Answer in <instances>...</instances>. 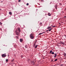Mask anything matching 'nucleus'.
<instances>
[{
  "instance_id": "obj_1",
  "label": "nucleus",
  "mask_w": 66,
  "mask_h": 66,
  "mask_svg": "<svg viewBox=\"0 0 66 66\" xmlns=\"http://www.w3.org/2000/svg\"><path fill=\"white\" fill-rule=\"evenodd\" d=\"M30 37L31 38V39H33L34 38V37L33 35V34H31L30 35Z\"/></svg>"
},
{
  "instance_id": "obj_2",
  "label": "nucleus",
  "mask_w": 66,
  "mask_h": 66,
  "mask_svg": "<svg viewBox=\"0 0 66 66\" xmlns=\"http://www.w3.org/2000/svg\"><path fill=\"white\" fill-rule=\"evenodd\" d=\"M52 54H54V55H55L54 56H54V57H56V55H57L56 53L54 54V52H52Z\"/></svg>"
},
{
  "instance_id": "obj_3",
  "label": "nucleus",
  "mask_w": 66,
  "mask_h": 66,
  "mask_svg": "<svg viewBox=\"0 0 66 66\" xmlns=\"http://www.w3.org/2000/svg\"><path fill=\"white\" fill-rule=\"evenodd\" d=\"M15 34H16V35H19V32H18L17 30H16L15 31Z\"/></svg>"
},
{
  "instance_id": "obj_4",
  "label": "nucleus",
  "mask_w": 66,
  "mask_h": 66,
  "mask_svg": "<svg viewBox=\"0 0 66 66\" xmlns=\"http://www.w3.org/2000/svg\"><path fill=\"white\" fill-rule=\"evenodd\" d=\"M6 55L5 54H3L2 55V57H6Z\"/></svg>"
},
{
  "instance_id": "obj_5",
  "label": "nucleus",
  "mask_w": 66,
  "mask_h": 66,
  "mask_svg": "<svg viewBox=\"0 0 66 66\" xmlns=\"http://www.w3.org/2000/svg\"><path fill=\"white\" fill-rule=\"evenodd\" d=\"M14 47L15 48H17V45H14Z\"/></svg>"
},
{
  "instance_id": "obj_6",
  "label": "nucleus",
  "mask_w": 66,
  "mask_h": 66,
  "mask_svg": "<svg viewBox=\"0 0 66 66\" xmlns=\"http://www.w3.org/2000/svg\"><path fill=\"white\" fill-rule=\"evenodd\" d=\"M20 42H22L23 41V40L22 39H20Z\"/></svg>"
},
{
  "instance_id": "obj_7",
  "label": "nucleus",
  "mask_w": 66,
  "mask_h": 66,
  "mask_svg": "<svg viewBox=\"0 0 66 66\" xmlns=\"http://www.w3.org/2000/svg\"><path fill=\"white\" fill-rule=\"evenodd\" d=\"M18 29L19 32H20V28H18Z\"/></svg>"
},
{
  "instance_id": "obj_8",
  "label": "nucleus",
  "mask_w": 66,
  "mask_h": 66,
  "mask_svg": "<svg viewBox=\"0 0 66 66\" xmlns=\"http://www.w3.org/2000/svg\"><path fill=\"white\" fill-rule=\"evenodd\" d=\"M51 28V27L50 26L49 27H48V28H47V29H50Z\"/></svg>"
},
{
  "instance_id": "obj_9",
  "label": "nucleus",
  "mask_w": 66,
  "mask_h": 66,
  "mask_svg": "<svg viewBox=\"0 0 66 66\" xmlns=\"http://www.w3.org/2000/svg\"><path fill=\"white\" fill-rule=\"evenodd\" d=\"M9 13L10 15H12V12H9Z\"/></svg>"
},
{
  "instance_id": "obj_10",
  "label": "nucleus",
  "mask_w": 66,
  "mask_h": 66,
  "mask_svg": "<svg viewBox=\"0 0 66 66\" xmlns=\"http://www.w3.org/2000/svg\"><path fill=\"white\" fill-rule=\"evenodd\" d=\"M61 44H62L63 45H64V43L62 42H61Z\"/></svg>"
},
{
  "instance_id": "obj_11",
  "label": "nucleus",
  "mask_w": 66,
  "mask_h": 66,
  "mask_svg": "<svg viewBox=\"0 0 66 66\" xmlns=\"http://www.w3.org/2000/svg\"><path fill=\"white\" fill-rule=\"evenodd\" d=\"M25 47L26 48H28V46L27 45H26L25 46Z\"/></svg>"
},
{
  "instance_id": "obj_12",
  "label": "nucleus",
  "mask_w": 66,
  "mask_h": 66,
  "mask_svg": "<svg viewBox=\"0 0 66 66\" xmlns=\"http://www.w3.org/2000/svg\"><path fill=\"white\" fill-rule=\"evenodd\" d=\"M14 59H13V60H11V62H14Z\"/></svg>"
},
{
  "instance_id": "obj_13",
  "label": "nucleus",
  "mask_w": 66,
  "mask_h": 66,
  "mask_svg": "<svg viewBox=\"0 0 66 66\" xmlns=\"http://www.w3.org/2000/svg\"><path fill=\"white\" fill-rule=\"evenodd\" d=\"M15 37H16V38H17V39H18V37L17 36H15Z\"/></svg>"
},
{
  "instance_id": "obj_14",
  "label": "nucleus",
  "mask_w": 66,
  "mask_h": 66,
  "mask_svg": "<svg viewBox=\"0 0 66 66\" xmlns=\"http://www.w3.org/2000/svg\"><path fill=\"white\" fill-rule=\"evenodd\" d=\"M37 45H36V46L35 47V49H36V48H37Z\"/></svg>"
},
{
  "instance_id": "obj_15",
  "label": "nucleus",
  "mask_w": 66,
  "mask_h": 66,
  "mask_svg": "<svg viewBox=\"0 0 66 66\" xmlns=\"http://www.w3.org/2000/svg\"><path fill=\"white\" fill-rule=\"evenodd\" d=\"M50 14V13H48V16H51V15Z\"/></svg>"
},
{
  "instance_id": "obj_16",
  "label": "nucleus",
  "mask_w": 66,
  "mask_h": 66,
  "mask_svg": "<svg viewBox=\"0 0 66 66\" xmlns=\"http://www.w3.org/2000/svg\"><path fill=\"white\" fill-rule=\"evenodd\" d=\"M6 62H7L8 61V59H6Z\"/></svg>"
},
{
  "instance_id": "obj_17",
  "label": "nucleus",
  "mask_w": 66,
  "mask_h": 66,
  "mask_svg": "<svg viewBox=\"0 0 66 66\" xmlns=\"http://www.w3.org/2000/svg\"><path fill=\"white\" fill-rule=\"evenodd\" d=\"M40 25H42V22L40 23Z\"/></svg>"
},
{
  "instance_id": "obj_18",
  "label": "nucleus",
  "mask_w": 66,
  "mask_h": 66,
  "mask_svg": "<svg viewBox=\"0 0 66 66\" xmlns=\"http://www.w3.org/2000/svg\"><path fill=\"white\" fill-rule=\"evenodd\" d=\"M52 51L51 50L50 51V53H52Z\"/></svg>"
},
{
  "instance_id": "obj_19",
  "label": "nucleus",
  "mask_w": 66,
  "mask_h": 66,
  "mask_svg": "<svg viewBox=\"0 0 66 66\" xmlns=\"http://www.w3.org/2000/svg\"><path fill=\"white\" fill-rule=\"evenodd\" d=\"M57 59H56L55 60H54L55 62L56 61H57Z\"/></svg>"
},
{
  "instance_id": "obj_20",
  "label": "nucleus",
  "mask_w": 66,
  "mask_h": 66,
  "mask_svg": "<svg viewBox=\"0 0 66 66\" xmlns=\"http://www.w3.org/2000/svg\"><path fill=\"white\" fill-rule=\"evenodd\" d=\"M55 7H57V5H55Z\"/></svg>"
},
{
  "instance_id": "obj_21",
  "label": "nucleus",
  "mask_w": 66,
  "mask_h": 66,
  "mask_svg": "<svg viewBox=\"0 0 66 66\" xmlns=\"http://www.w3.org/2000/svg\"><path fill=\"white\" fill-rule=\"evenodd\" d=\"M42 34V33H40L38 35H41V34Z\"/></svg>"
},
{
  "instance_id": "obj_22",
  "label": "nucleus",
  "mask_w": 66,
  "mask_h": 66,
  "mask_svg": "<svg viewBox=\"0 0 66 66\" xmlns=\"http://www.w3.org/2000/svg\"><path fill=\"white\" fill-rule=\"evenodd\" d=\"M35 44H34V47H35Z\"/></svg>"
},
{
  "instance_id": "obj_23",
  "label": "nucleus",
  "mask_w": 66,
  "mask_h": 66,
  "mask_svg": "<svg viewBox=\"0 0 66 66\" xmlns=\"http://www.w3.org/2000/svg\"><path fill=\"white\" fill-rule=\"evenodd\" d=\"M49 31H51V30L50 29L48 30Z\"/></svg>"
},
{
  "instance_id": "obj_24",
  "label": "nucleus",
  "mask_w": 66,
  "mask_h": 66,
  "mask_svg": "<svg viewBox=\"0 0 66 66\" xmlns=\"http://www.w3.org/2000/svg\"><path fill=\"white\" fill-rule=\"evenodd\" d=\"M22 57H23V56L21 55V58H22Z\"/></svg>"
},
{
  "instance_id": "obj_25",
  "label": "nucleus",
  "mask_w": 66,
  "mask_h": 66,
  "mask_svg": "<svg viewBox=\"0 0 66 66\" xmlns=\"http://www.w3.org/2000/svg\"><path fill=\"white\" fill-rule=\"evenodd\" d=\"M26 5H29V3H27V4H26Z\"/></svg>"
},
{
  "instance_id": "obj_26",
  "label": "nucleus",
  "mask_w": 66,
  "mask_h": 66,
  "mask_svg": "<svg viewBox=\"0 0 66 66\" xmlns=\"http://www.w3.org/2000/svg\"><path fill=\"white\" fill-rule=\"evenodd\" d=\"M1 25H2V23H0Z\"/></svg>"
},
{
  "instance_id": "obj_27",
  "label": "nucleus",
  "mask_w": 66,
  "mask_h": 66,
  "mask_svg": "<svg viewBox=\"0 0 66 66\" xmlns=\"http://www.w3.org/2000/svg\"><path fill=\"white\" fill-rule=\"evenodd\" d=\"M34 61H32V62H31V63H34Z\"/></svg>"
},
{
  "instance_id": "obj_28",
  "label": "nucleus",
  "mask_w": 66,
  "mask_h": 66,
  "mask_svg": "<svg viewBox=\"0 0 66 66\" xmlns=\"http://www.w3.org/2000/svg\"><path fill=\"white\" fill-rule=\"evenodd\" d=\"M53 60H51V62H53Z\"/></svg>"
},
{
  "instance_id": "obj_29",
  "label": "nucleus",
  "mask_w": 66,
  "mask_h": 66,
  "mask_svg": "<svg viewBox=\"0 0 66 66\" xmlns=\"http://www.w3.org/2000/svg\"><path fill=\"white\" fill-rule=\"evenodd\" d=\"M55 9H57V7H55Z\"/></svg>"
},
{
  "instance_id": "obj_30",
  "label": "nucleus",
  "mask_w": 66,
  "mask_h": 66,
  "mask_svg": "<svg viewBox=\"0 0 66 66\" xmlns=\"http://www.w3.org/2000/svg\"><path fill=\"white\" fill-rule=\"evenodd\" d=\"M18 1L19 2H20V0H19Z\"/></svg>"
},
{
  "instance_id": "obj_31",
  "label": "nucleus",
  "mask_w": 66,
  "mask_h": 66,
  "mask_svg": "<svg viewBox=\"0 0 66 66\" xmlns=\"http://www.w3.org/2000/svg\"><path fill=\"white\" fill-rule=\"evenodd\" d=\"M41 1H44V0H41Z\"/></svg>"
},
{
  "instance_id": "obj_32",
  "label": "nucleus",
  "mask_w": 66,
  "mask_h": 66,
  "mask_svg": "<svg viewBox=\"0 0 66 66\" xmlns=\"http://www.w3.org/2000/svg\"><path fill=\"white\" fill-rule=\"evenodd\" d=\"M53 27H55V26H53Z\"/></svg>"
},
{
  "instance_id": "obj_33",
  "label": "nucleus",
  "mask_w": 66,
  "mask_h": 66,
  "mask_svg": "<svg viewBox=\"0 0 66 66\" xmlns=\"http://www.w3.org/2000/svg\"><path fill=\"white\" fill-rule=\"evenodd\" d=\"M64 36H65V38H66V35H65Z\"/></svg>"
},
{
  "instance_id": "obj_34",
  "label": "nucleus",
  "mask_w": 66,
  "mask_h": 66,
  "mask_svg": "<svg viewBox=\"0 0 66 66\" xmlns=\"http://www.w3.org/2000/svg\"><path fill=\"white\" fill-rule=\"evenodd\" d=\"M43 33H44V32H43L42 33V34H43Z\"/></svg>"
},
{
  "instance_id": "obj_35",
  "label": "nucleus",
  "mask_w": 66,
  "mask_h": 66,
  "mask_svg": "<svg viewBox=\"0 0 66 66\" xmlns=\"http://www.w3.org/2000/svg\"><path fill=\"white\" fill-rule=\"evenodd\" d=\"M46 32H48V30H47L46 31Z\"/></svg>"
},
{
  "instance_id": "obj_36",
  "label": "nucleus",
  "mask_w": 66,
  "mask_h": 66,
  "mask_svg": "<svg viewBox=\"0 0 66 66\" xmlns=\"http://www.w3.org/2000/svg\"><path fill=\"white\" fill-rule=\"evenodd\" d=\"M51 27H53V25H51Z\"/></svg>"
},
{
  "instance_id": "obj_37",
  "label": "nucleus",
  "mask_w": 66,
  "mask_h": 66,
  "mask_svg": "<svg viewBox=\"0 0 66 66\" xmlns=\"http://www.w3.org/2000/svg\"><path fill=\"white\" fill-rule=\"evenodd\" d=\"M50 29L51 30V29H52V28H51Z\"/></svg>"
},
{
  "instance_id": "obj_38",
  "label": "nucleus",
  "mask_w": 66,
  "mask_h": 66,
  "mask_svg": "<svg viewBox=\"0 0 66 66\" xmlns=\"http://www.w3.org/2000/svg\"><path fill=\"white\" fill-rule=\"evenodd\" d=\"M60 5H62V4H61V3H60Z\"/></svg>"
},
{
  "instance_id": "obj_39",
  "label": "nucleus",
  "mask_w": 66,
  "mask_h": 66,
  "mask_svg": "<svg viewBox=\"0 0 66 66\" xmlns=\"http://www.w3.org/2000/svg\"><path fill=\"white\" fill-rule=\"evenodd\" d=\"M65 17L66 18V16H64V18H65Z\"/></svg>"
},
{
  "instance_id": "obj_40",
  "label": "nucleus",
  "mask_w": 66,
  "mask_h": 66,
  "mask_svg": "<svg viewBox=\"0 0 66 66\" xmlns=\"http://www.w3.org/2000/svg\"><path fill=\"white\" fill-rule=\"evenodd\" d=\"M60 44H61V42H60V43H59Z\"/></svg>"
},
{
  "instance_id": "obj_41",
  "label": "nucleus",
  "mask_w": 66,
  "mask_h": 66,
  "mask_svg": "<svg viewBox=\"0 0 66 66\" xmlns=\"http://www.w3.org/2000/svg\"><path fill=\"white\" fill-rule=\"evenodd\" d=\"M1 2H2H2H3L2 1H1Z\"/></svg>"
},
{
  "instance_id": "obj_42",
  "label": "nucleus",
  "mask_w": 66,
  "mask_h": 66,
  "mask_svg": "<svg viewBox=\"0 0 66 66\" xmlns=\"http://www.w3.org/2000/svg\"><path fill=\"white\" fill-rule=\"evenodd\" d=\"M33 63H34V64H35V63L34 62Z\"/></svg>"
},
{
  "instance_id": "obj_43",
  "label": "nucleus",
  "mask_w": 66,
  "mask_h": 66,
  "mask_svg": "<svg viewBox=\"0 0 66 66\" xmlns=\"http://www.w3.org/2000/svg\"><path fill=\"white\" fill-rule=\"evenodd\" d=\"M55 66V65H53V66Z\"/></svg>"
},
{
  "instance_id": "obj_44",
  "label": "nucleus",
  "mask_w": 66,
  "mask_h": 66,
  "mask_svg": "<svg viewBox=\"0 0 66 66\" xmlns=\"http://www.w3.org/2000/svg\"><path fill=\"white\" fill-rule=\"evenodd\" d=\"M1 11V9H0V11Z\"/></svg>"
},
{
  "instance_id": "obj_45",
  "label": "nucleus",
  "mask_w": 66,
  "mask_h": 66,
  "mask_svg": "<svg viewBox=\"0 0 66 66\" xmlns=\"http://www.w3.org/2000/svg\"><path fill=\"white\" fill-rule=\"evenodd\" d=\"M51 14H51L50 15H51Z\"/></svg>"
},
{
  "instance_id": "obj_46",
  "label": "nucleus",
  "mask_w": 66,
  "mask_h": 66,
  "mask_svg": "<svg viewBox=\"0 0 66 66\" xmlns=\"http://www.w3.org/2000/svg\"><path fill=\"white\" fill-rule=\"evenodd\" d=\"M1 23V22H0V23Z\"/></svg>"
}]
</instances>
